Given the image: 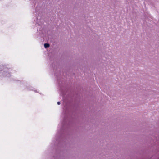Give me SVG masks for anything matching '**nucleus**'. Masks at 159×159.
<instances>
[{"mask_svg":"<svg viewBox=\"0 0 159 159\" xmlns=\"http://www.w3.org/2000/svg\"><path fill=\"white\" fill-rule=\"evenodd\" d=\"M57 104H58V105H59L60 104V102H57Z\"/></svg>","mask_w":159,"mask_h":159,"instance_id":"obj_2","label":"nucleus"},{"mask_svg":"<svg viewBox=\"0 0 159 159\" xmlns=\"http://www.w3.org/2000/svg\"><path fill=\"white\" fill-rule=\"evenodd\" d=\"M44 46L45 48H48L50 46V45L48 43H45L44 44Z\"/></svg>","mask_w":159,"mask_h":159,"instance_id":"obj_1","label":"nucleus"}]
</instances>
